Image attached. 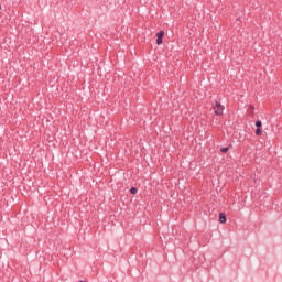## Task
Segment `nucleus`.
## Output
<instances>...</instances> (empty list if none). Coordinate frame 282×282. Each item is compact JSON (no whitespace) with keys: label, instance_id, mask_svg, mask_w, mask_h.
I'll return each mask as SVG.
<instances>
[{"label":"nucleus","instance_id":"nucleus-1","mask_svg":"<svg viewBox=\"0 0 282 282\" xmlns=\"http://www.w3.org/2000/svg\"><path fill=\"white\" fill-rule=\"evenodd\" d=\"M213 109L216 116H221L224 113L225 107L219 101H215Z\"/></svg>","mask_w":282,"mask_h":282},{"label":"nucleus","instance_id":"nucleus-2","mask_svg":"<svg viewBox=\"0 0 282 282\" xmlns=\"http://www.w3.org/2000/svg\"><path fill=\"white\" fill-rule=\"evenodd\" d=\"M164 39V31L156 33V45H162V40Z\"/></svg>","mask_w":282,"mask_h":282},{"label":"nucleus","instance_id":"nucleus-3","mask_svg":"<svg viewBox=\"0 0 282 282\" xmlns=\"http://www.w3.org/2000/svg\"><path fill=\"white\" fill-rule=\"evenodd\" d=\"M219 221H220V224H226V221H227L226 214H224V213L219 214Z\"/></svg>","mask_w":282,"mask_h":282},{"label":"nucleus","instance_id":"nucleus-4","mask_svg":"<svg viewBox=\"0 0 282 282\" xmlns=\"http://www.w3.org/2000/svg\"><path fill=\"white\" fill-rule=\"evenodd\" d=\"M130 193H131V195H138V188L131 187Z\"/></svg>","mask_w":282,"mask_h":282},{"label":"nucleus","instance_id":"nucleus-5","mask_svg":"<svg viewBox=\"0 0 282 282\" xmlns=\"http://www.w3.org/2000/svg\"><path fill=\"white\" fill-rule=\"evenodd\" d=\"M263 131L261 130V128H257L256 130V135H262Z\"/></svg>","mask_w":282,"mask_h":282},{"label":"nucleus","instance_id":"nucleus-6","mask_svg":"<svg viewBox=\"0 0 282 282\" xmlns=\"http://www.w3.org/2000/svg\"><path fill=\"white\" fill-rule=\"evenodd\" d=\"M256 127H257V129H261V127H262V123H261V121H256Z\"/></svg>","mask_w":282,"mask_h":282},{"label":"nucleus","instance_id":"nucleus-7","mask_svg":"<svg viewBox=\"0 0 282 282\" xmlns=\"http://www.w3.org/2000/svg\"><path fill=\"white\" fill-rule=\"evenodd\" d=\"M228 151H229V148H221V149H220V152H221V153H228Z\"/></svg>","mask_w":282,"mask_h":282},{"label":"nucleus","instance_id":"nucleus-8","mask_svg":"<svg viewBox=\"0 0 282 282\" xmlns=\"http://www.w3.org/2000/svg\"><path fill=\"white\" fill-rule=\"evenodd\" d=\"M249 109H250L251 111H254V106H249Z\"/></svg>","mask_w":282,"mask_h":282},{"label":"nucleus","instance_id":"nucleus-9","mask_svg":"<svg viewBox=\"0 0 282 282\" xmlns=\"http://www.w3.org/2000/svg\"><path fill=\"white\" fill-rule=\"evenodd\" d=\"M0 10H1V4H0Z\"/></svg>","mask_w":282,"mask_h":282}]
</instances>
